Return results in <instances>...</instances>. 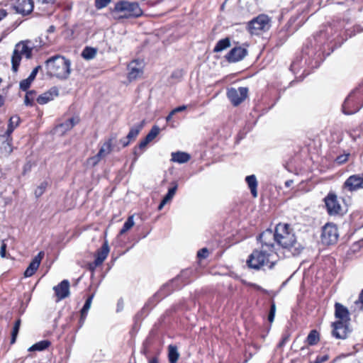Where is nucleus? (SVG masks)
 Returning a JSON list of instances; mask_svg holds the SVG:
<instances>
[{
  "label": "nucleus",
  "mask_w": 363,
  "mask_h": 363,
  "mask_svg": "<svg viewBox=\"0 0 363 363\" xmlns=\"http://www.w3.org/2000/svg\"><path fill=\"white\" fill-rule=\"evenodd\" d=\"M257 240L260 247L253 250L249 256L247 266L252 269H259L262 266L267 265L272 269L276 262L274 257H277L276 228L274 230L269 228L265 230L257 236Z\"/></svg>",
  "instance_id": "f257e3e1"
},
{
  "label": "nucleus",
  "mask_w": 363,
  "mask_h": 363,
  "mask_svg": "<svg viewBox=\"0 0 363 363\" xmlns=\"http://www.w3.org/2000/svg\"><path fill=\"white\" fill-rule=\"evenodd\" d=\"M277 245L292 256L300 255L303 250L302 245L297 242L294 230L287 223L276 225Z\"/></svg>",
  "instance_id": "f03ea898"
},
{
  "label": "nucleus",
  "mask_w": 363,
  "mask_h": 363,
  "mask_svg": "<svg viewBox=\"0 0 363 363\" xmlns=\"http://www.w3.org/2000/svg\"><path fill=\"white\" fill-rule=\"evenodd\" d=\"M48 74L60 79H67L71 72V62L60 55H56L45 61Z\"/></svg>",
  "instance_id": "7ed1b4c3"
},
{
  "label": "nucleus",
  "mask_w": 363,
  "mask_h": 363,
  "mask_svg": "<svg viewBox=\"0 0 363 363\" xmlns=\"http://www.w3.org/2000/svg\"><path fill=\"white\" fill-rule=\"evenodd\" d=\"M362 96L363 82L358 87L353 89L345 99L342 106V113L345 115H352L357 113L363 107V102L361 104Z\"/></svg>",
  "instance_id": "20e7f679"
},
{
  "label": "nucleus",
  "mask_w": 363,
  "mask_h": 363,
  "mask_svg": "<svg viewBox=\"0 0 363 363\" xmlns=\"http://www.w3.org/2000/svg\"><path fill=\"white\" fill-rule=\"evenodd\" d=\"M29 43H30V40H22L15 45L11 56V68L13 72H16L18 69L21 61V55H25L27 59L32 57L33 47L29 46Z\"/></svg>",
  "instance_id": "39448f33"
},
{
  "label": "nucleus",
  "mask_w": 363,
  "mask_h": 363,
  "mask_svg": "<svg viewBox=\"0 0 363 363\" xmlns=\"http://www.w3.org/2000/svg\"><path fill=\"white\" fill-rule=\"evenodd\" d=\"M247 30L252 35H259L270 28V18L268 16L260 14L247 23Z\"/></svg>",
  "instance_id": "423d86ee"
},
{
  "label": "nucleus",
  "mask_w": 363,
  "mask_h": 363,
  "mask_svg": "<svg viewBox=\"0 0 363 363\" xmlns=\"http://www.w3.org/2000/svg\"><path fill=\"white\" fill-rule=\"evenodd\" d=\"M115 11L117 12H127L126 17L138 18L143 15V10L137 2L118 1L115 5Z\"/></svg>",
  "instance_id": "0eeeda50"
},
{
  "label": "nucleus",
  "mask_w": 363,
  "mask_h": 363,
  "mask_svg": "<svg viewBox=\"0 0 363 363\" xmlns=\"http://www.w3.org/2000/svg\"><path fill=\"white\" fill-rule=\"evenodd\" d=\"M338 238L339 233L336 225L328 223L323 227L320 239L323 245H334L337 242Z\"/></svg>",
  "instance_id": "6e6552de"
},
{
  "label": "nucleus",
  "mask_w": 363,
  "mask_h": 363,
  "mask_svg": "<svg viewBox=\"0 0 363 363\" xmlns=\"http://www.w3.org/2000/svg\"><path fill=\"white\" fill-rule=\"evenodd\" d=\"M248 88L239 87L235 89L230 87L227 89V97L234 106L240 105L247 97Z\"/></svg>",
  "instance_id": "1a4fd4ad"
},
{
  "label": "nucleus",
  "mask_w": 363,
  "mask_h": 363,
  "mask_svg": "<svg viewBox=\"0 0 363 363\" xmlns=\"http://www.w3.org/2000/svg\"><path fill=\"white\" fill-rule=\"evenodd\" d=\"M196 270L195 269H185L181 272L180 274L172 279V283H177V289H182L196 277Z\"/></svg>",
  "instance_id": "9d476101"
},
{
  "label": "nucleus",
  "mask_w": 363,
  "mask_h": 363,
  "mask_svg": "<svg viewBox=\"0 0 363 363\" xmlns=\"http://www.w3.org/2000/svg\"><path fill=\"white\" fill-rule=\"evenodd\" d=\"M325 205L328 213L330 216L340 214L342 207L335 193L330 192L324 199Z\"/></svg>",
  "instance_id": "9b49d317"
},
{
  "label": "nucleus",
  "mask_w": 363,
  "mask_h": 363,
  "mask_svg": "<svg viewBox=\"0 0 363 363\" xmlns=\"http://www.w3.org/2000/svg\"><path fill=\"white\" fill-rule=\"evenodd\" d=\"M343 188L350 192L363 189V172L350 176L344 182Z\"/></svg>",
  "instance_id": "f8f14e48"
},
{
  "label": "nucleus",
  "mask_w": 363,
  "mask_h": 363,
  "mask_svg": "<svg viewBox=\"0 0 363 363\" xmlns=\"http://www.w3.org/2000/svg\"><path fill=\"white\" fill-rule=\"evenodd\" d=\"M116 138V136H113L106 140L101 145L98 153L89 159L94 166L96 165L102 158L105 157L111 152L113 147V140H115Z\"/></svg>",
  "instance_id": "ddd939ff"
},
{
  "label": "nucleus",
  "mask_w": 363,
  "mask_h": 363,
  "mask_svg": "<svg viewBox=\"0 0 363 363\" xmlns=\"http://www.w3.org/2000/svg\"><path fill=\"white\" fill-rule=\"evenodd\" d=\"M350 323L336 321L333 323L332 326L333 328L332 334L337 339H345L347 338L351 330L349 328Z\"/></svg>",
  "instance_id": "4468645a"
},
{
  "label": "nucleus",
  "mask_w": 363,
  "mask_h": 363,
  "mask_svg": "<svg viewBox=\"0 0 363 363\" xmlns=\"http://www.w3.org/2000/svg\"><path fill=\"white\" fill-rule=\"evenodd\" d=\"M144 126V121H141L139 123L135 124L133 125L126 137L123 138L120 140V143L122 145L123 147H127L131 141H133L136 139L140 131L142 130Z\"/></svg>",
  "instance_id": "2eb2a0df"
},
{
  "label": "nucleus",
  "mask_w": 363,
  "mask_h": 363,
  "mask_svg": "<svg viewBox=\"0 0 363 363\" xmlns=\"http://www.w3.org/2000/svg\"><path fill=\"white\" fill-rule=\"evenodd\" d=\"M13 7L16 13L26 16L33 11L34 2L33 0H16Z\"/></svg>",
  "instance_id": "dca6fc26"
},
{
  "label": "nucleus",
  "mask_w": 363,
  "mask_h": 363,
  "mask_svg": "<svg viewBox=\"0 0 363 363\" xmlns=\"http://www.w3.org/2000/svg\"><path fill=\"white\" fill-rule=\"evenodd\" d=\"M247 55V50L240 46L235 47L226 55L225 59L229 62L242 60Z\"/></svg>",
  "instance_id": "f3484780"
},
{
  "label": "nucleus",
  "mask_w": 363,
  "mask_h": 363,
  "mask_svg": "<svg viewBox=\"0 0 363 363\" xmlns=\"http://www.w3.org/2000/svg\"><path fill=\"white\" fill-rule=\"evenodd\" d=\"M53 290L57 301L65 299L69 295V281L67 279L62 280L57 286H54Z\"/></svg>",
  "instance_id": "a211bd4d"
},
{
  "label": "nucleus",
  "mask_w": 363,
  "mask_h": 363,
  "mask_svg": "<svg viewBox=\"0 0 363 363\" xmlns=\"http://www.w3.org/2000/svg\"><path fill=\"white\" fill-rule=\"evenodd\" d=\"M44 255V252L40 251L36 256L34 257V258L32 259L28 267L24 272L25 277H30L35 273V272L38 270L40 264L41 260L43 258Z\"/></svg>",
  "instance_id": "6ab92c4d"
},
{
  "label": "nucleus",
  "mask_w": 363,
  "mask_h": 363,
  "mask_svg": "<svg viewBox=\"0 0 363 363\" xmlns=\"http://www.w3.org/2000/svg\"><path fill=\"white\" fill-rule=\"evenodd\" d=\"M128 75L130 81L135 80L143 74L142 62L139 60H133L128 65Z\"/></svg>",
  "instance_id": "aec40b11"
},
{
  "label": "nucleus",
  "mask_w": 363,
  "mask_h": 363,
  "mask_svg": "<svg viewBox=\"0 0 363 363\" xmlns=\"http://www.w3.org/2000/svg\"><path fill=\"white\" fill-rule=\"evenodd\" d=\"M335 316L338 319L337 321L350 323V317L348 309L340 303L335 304Z\"/></svg>",
  "instance_id": "412c9836"
},
{
  "label": "nucleus",
  "mask_w": 363,
  "mask_h": 363,
  "mask_svg": "<svg viewBox=\"0 0 363 363\" xmlns=\"http://www.w3.org/2000/svg\"><path fill=\"white\" fill-rule=\"evenodd\" d=\"M109 252V247L108 242L105 241L101 248H99L95 254L94 264L95 267L101 265L106 259Z\"/></svg>",
  "instance_id": "4be33fe9"
},
{
  "label": "nucleus",
  "mask_w": 363,
  "mask_h": 363,
  "mask_svg": "<svg viewBox=\"0 0 363 363\" xmlns=\"http://www.w3.org/2000/svg\"><path fill=\"white\" fill-rule=\"evenodd\" d=\"M58 95V90L56 87L51 88L49 91L40 94L37 98V102L43 105L54 99Z\"/></svg>",
  "instance_id": "5701e85b"
},
{
  "label": "nucleus",
  "mask_w": 363,
  "mask_h": 363,
  "mask_svg": "<svg viewBox=\"0 0 363 363\" xmlns=\"http://www.w3.org/2000/svg\"><path fill=\"white\" fill-rule=\"evenodd\" d=\"M20 121V117L18 116H13L10 118L8 123L7 130L5 133V136L6 137V140L8 141L9 144L12 140L11 135L15 130V128L18 126Z\"/></svg>",
  "instance_id": "b1692460"
},
{
  "label": "nucleus",
  "mask_w": 363,
  "mask_h": 363,
  "mask_svg": "<svg viewBox=\"0 0 363 363\" xmlns=\"http://www.w3.org/2000/svg\"><path fill=\"white\" fill-rule=\"evenodd\" d=\"M191 156L189 153L177 151L171 153V161L173 162L184 164L189 161Z\"/></svg>",
  "instance_id": "393cba45"
},
{
  "label": "nucleus",
  "mask_w": 363,
  "mask_h": 363,
  "mask_svg": "<svg viewBox=\"0 0 363 363\" xmlns=\"http://www.w3.org/2000/svg\"><path fill=\"white\" fill-rule=\"evenodd\" d=\"M164 289L157 291L152 297H150L143 306V310H147L148 312L152 310L162 298H160V294L163 291Z\"/></svg>",
  "instance_id": "a878e982"
},
{
  "label": "nucleus",
  "mask_w": 363,
  "mask_h": 363,
  "mask_svg": "<svg viewBox=\"0 0 363 363\" xmlns=\"http://www.w3.org/2000/svg\"><path fill=\"white\" fill-rule=\"evenodd\" d=\"M177 285H178L177 283H172V279L164 284L160 290H162L164 289L163 291L160 294V298H164L167 296L170 295L173 291L179 290L180 289H177Z\"/></svg>",
  "instance_id": "bb28decb"
},
{
  "label": "nucleus",
  "mask_w": 363,
  "mask_h": 363,
  "mask_svg": "<svg viewBox=\"0 0 363 363\" xmlns=\"http://www.w3.org/2000/svg\"><path fill=\"white\" fill-rule=\"evenodd\" d=\"M245 182H247L248 187L250 189V192L254 198L257 196V180L255 175L252 174L245 177Z\"/></svg>",
  "instance_id": "cd10ccee"
},
{
  "label": "nucleus",
  "mask_w": 363,
  "mask_h": 363,
  "mask_svg": "<svg viewBox=\"0 0 363 363\" xmlns=\"http://www.w3.org/2000/svg\"><path fill=\"white\" fill-rule=\"evenodd\" d=\"M79 122V118L78 117H72L65 122L58 125V128H62V132H67L71 130L74 125H76Z\"/></svg>",
  "instance_id": "c85d7f7f"
},
{
  "label": "nucleus",
  "mask_w": 363,
  "mask_h": 363,
  "mask_svg": "<svg viewBox=\"0 0 363 363\" xmlns=\"http://www.w3.org/2000/svg\"><path fill=\"white\" fill-rule=\"evenodd\" d=\"M51 345L50 341L48 340H43L41 341H39L34 345H33L31 347L28 348V351L33 352V351H43L48 348L50 345Z\"/></svg>",
  "instance_id": "c756f323"
},
{
  "label": "nucleus",
  "mask_w": 363,
  "mask_h": 363,
  "mask_svg": "<svg viewBox=\"0 0 363 363\" xmlns=\"http://www.w3.org/2000/svg\"><path fill=\"white\" fill-rule=\"evenodd\" d=\"M319 333L316 330H312L306 338V342L308 345H315L319 342Z\"/></svg>",
  "instance_id": "7c9ffc66"
},
{
  "label": "nucleus",
  "mask_w": 363,
  "mask_h": 363,
  "mask_svg": "<svg viewBox=\"0 0 363 363\" xmlns=\"http://www.w3.org/2000/svg\"><path fill=\"white\" fill-rule=\"evenodd\" d=\"M230 46V41L228 38H225L220 40L216 45L213 51L215 52H218L225 50L226 48Z\"/></svg>",
  "instance_id": "2f4dec72"
},
{
  "label": "nucleus",
  "mask_w": 363,
  "mask_h": 363,
  "mask_svg": "<svg viewBox=\"0 0 363 363\" xmlns=\"http://www.w3.org/2000/svg\"><path fill=\"white\" fill-rule=\"evenodd\" d=\"M168 358L169 363H176L179 359V354L176 346L170 345L168 347Z\"/></svg>",
  "instance_id": "473e14b6"
},
{
  "label": "nucleus",
  "mask_w": 363,
  "mask_h": 363,
  "mask_svg": "<svg viewBox=\"0 0 363 363\" xmlns=\"http://www.w3.org/2000/svg\"><path fill=\"white\" fill-rule=\"evenodd\" d=\"M96 54V50L94 48L86 47L82 52V56L85 60L93 59Z\"/></svg>",
  "instance_id": "72a5a7b5"
},
{
  "label": "nucleus",
  "mask_w": 363,
  "mask_h": 363,
  "mask_svg": "<svg viewBox=\"0 0 363 363\" xmlns=\"http://www.w3.org/2000/svg\"><path fill=\"white\" fill-rule=\"evenodd\" d=\"M21 320L20 318H18L14 323V325L11 332V344L15 343L16 340L17 335L19 332L20 326H21Z\"/></svg>",
  "instance_id": "f704fd0d"
},
{
  "label": "nucleus",
  "mask_w": 363,
  "mask_h": 363,
  "mask_svg": "<svg viewBox=\"0 0 363 363\" xmlns=\"http://www.w3.org/2000/svg\"><path fill=\"white\" fill-rule=\"evenodd\" d=\"M134 225L133 216H129L123 223L122 228L119 232V235H123L129 230Z\"/></svg>",
  "instance_id": "c9c22d12"
},
{
  "label": "nucleus",
  "mask_w": 363,
  "mask_h": 363,
  "mask_svg": "<svg viewBox=\"0 0 363 363\" xmlns=\"http://www.w3.org/2000/svg\"><path fill=\"white\" fill-rule=\"evenodd\" d=\"M172 184H173V186L168 189L167 193L162 199L164 201H166L167 202H169V201H171L172 199V198L175 195L176 191L178 188V184L177 182H173Z\"/></svg>",
  "instance_id": "e433bc0d"
},
{
  "label": "nucleus",
  "mask_w": 363,
  "mask_h": 363,
  "mask_svg": "<svg viewBox=\"0 0 363 363\" xmlns=\"http://www.w3.org/2000/svg\"><path fill=\"white\" fill-rule=\"evenodd\" d=\"M35 91L31 90L29 91H27L25 99H24V104L27 106H33L34 104V96L35 95Z\"/></svg>",
  "instance_id": "4c0bfd02"
},
{
  "label": "nucleus",
  "mask_w": 363,
  "mask_h": 363,
  "mask_svg": "<svg viewBox=\"0 0 363 363\" xmlns=\"http://www.w3.org/2000/svg\"><path fill=\"white\" fill-rule=\"evenodd\" d=\"M48 186V182L43 181V182H41L39 186H38L35 190V197L36 198L40 197L45 191Z\"/></svg>",
  "instance_id": "58836bf2"
},
{
  "label": "nucleus",
  "mask_w": 363,
  "mask_h": 363,
  "mask_svg": "<svg viewBox=\"0 0 363 363\" xmlns=\"http://www.w3.org/2000/svg\"><path fill=\"white\" fill-rule=\"evenodd\" d=\"M94 296V294H92L88 296V298L85 301V303H84L82 308L80 311V313H84V314H86V315L88 314V312L91 307Z\"/></svg>",
  "instance_id": "ea45409f"
},
{
  "label": "nucleus",
  "mask_w": 363,
  "mask_h": 363,
  "mask_svg": "<svg viewBox=\"0 0 363 363\" xmlns=\"http://www.w3.org/2000/svg\"><path fill=\"white\" fill-rule=\"evenodd\" d=\"M160 129L157 125H153L145 138L147 140L151 142L157 137V135L160 133Z\"/></svg>",
  "instance_id": "a19ab883"
},
{
  "label": "nucleus",
  "mask_w": 363,
  "mask_h": 363,
  "mask_svg": "<svg viewBox=\"0 0 363 363\" xmlns=\"http://www.w3.org/2000/svg\"><path fill=\"white\" fill-rule=\"evenodd\" d=\"M32 82L33 80L29 77L21 81L19 84L20 89L23 91H26L30 88Z\"/></svg>",
  "instance_id": "79ce46f5"
},
{
  "label": "nucleus",
  "mask_w": 363,
  "mask_h": 363,
  "mask_svg": "<svg viewBox=\"0 0 363 363\" xmlns=\"http://www.w3.org/2000/svg\"><path fill=\"white\" fill-rule=\"evenodd\" d=\"M182 307H183L182 303H179L174 304L166 311V313H167V315H170L172 313H177V311H180Z\"/></svg>",
  "instance_id": "37998d69"
},
{
  "label": "nucleus",
  "mask_w": 363,
  "mask_h": 363,
  "mask_svg": "<svg viewBox=\"0 0 363 363\" xmlns=\"http://www.w3.org/2000/svg\"><path fill=\"white\" fill-rule=\"evenodd\" d=\"M349 156H350L349 153L340 155L335 158V162L337 164H342L348 160Z\"/></svg>",
  "instance_id": "c03bdc74"
},
{
  "label": "nucleus",
  "mask_w": 363,
  "mask_h": 363,
  "mask_svg": "<svg viewBox=\"0 0 363 363\" xmlns=\"http://www.w3.org/2000/svg\"><path fill=\"white\" fill-rule=\"evenodd\" d=\"M275 313H276V305H275V303L274 301H272V304H271V307H270V311H269V313L268 315V320L270 323H272L274 321Z\"/></svg>",
  "instance_id": "a18cd8bd"
},
{
  "label": "nucleus",
  "mask_w": 363,
  "mask_h": 363,
  "mask_svg": "<svg viewBox=\"0 0 363 363\" xmlns=\"http://www.w3.org/2000/svg\"><path fill=\"white\" fill-rule=\"evenodd\" d=\"M110 1L111 0H95V7L97 9H101L105 8Z\"/></svg>",
  "instance_id": "49530a36"
},
{
  "label": "nucleus",
  "mask_w": 363,
  "mask_h": 363,
  "mask_svg": "<svg viewBox=\"0 0 363 363\" xmlns=\"http://www.w3.org/2000/svg\"><path fill=\"white\" fill-rule=\"evenodd\" d=\"M329 359L328 354L324 355H318L316 357V359L313 362H311L310 363H324L328 361Z\"/></svg>",
  "instance_id": "de8ad7c7"
},
{
  "label": "nucleus",
  "mask_w": 363,
  "mask_h": 363,
  "mask_svg": "<svg viewBox=\"0 0 363 363\" xmlns=\"http://www.w3.org/2000/svg\"><path fill=\"white\" fill-rule=\"evenodd\" d=\"M290 338V334L289 333H286L283 335L281 340L278 344V347H282L285 345V344L289 340Z\"/></svg>",
  "instance_id": "09e8293b"
},
{
  "label": "nucleus",
  "mask_w": 363,
  "mask_h": 363,
  "mask_svg": "<svg viewBox=\"0 0 363 363\" xmlns=\"http://www.w3.org/2000/svg\"><path fill=\"white\" fill-rule=\"evenodd\" d=\"M149 312L147 311V310H143V308L139 311L138 312L134 318L135 320L137 321V320H140L141 319L143 318V316L145 315L147 313H148Z\"/></svg>",
  "instance_id": "8fccbe9b"
},
{
  "label": "nucleus",
  "mask_w": 363,
  "mask_h": 363,
  "mask_svg": "<svg viewBox=\"0 0 363 363\" xmlns=\"http://www.w3.org/2000/svg\"><path fill=\"white\" fill-rule=\"evenodd\" d=\"M40 68H41V67L40 65L35 67L32 70V72H30V75L28 77H29L31 80L33 81L35 79V78L36 77V75Z\"/></svg>",
  "instance_id": "3c124183"
},
{
  "label": "nucleus",
  "mask_w": 363,
  "mask_h": 363,
  "mask_svg": "<svg viewBox=\"0 0 363 363\" xmlns=\"http://www.w3.org/2000/svg\"><path fill=\"white\" fill-rule=\"evenodd\" d=\"M86 316H87L86 314L80 313V318H79V323H78V325H79L78 329L81 328L83 326V325L85 322V320L86 318Z\"/></svg>",
  "instance_id": "603ef678"
},
{
  "label": "nucleus",
  "mask_w": 363,
  "mask_h": 363,
  "mask_svg": "<svg viewBox=\"0 0 363 363\" xmlns=\"http://www.w3.org/2000/svg\"><path fill=\"white\" fill-rule=\"evenodd\" d=\"M149 143H150V142L148 140H147V138H145L143 140H141V141L139 143V144H138V148H139L140 150H143V149L147 146V145Z\"/></svg>",
  "instance_id": "864d4df0"
},
{
  "label": "nucleus",
  "mask_w": 363,
  "mask_h": 363,
  "mask_svg": "<svg viewBox=\"0 0 363 363\" xmlns=\"http://www.w3.org/2000/svg\"><path fill=\"white\" fill-rule=\"evenodd\" d=\"M6 244L4 242V241L2 242L1 248H0V255L1 257H6Z\"/></svg>",
  "instance_id": "5fc2aeb1"
},
{
  "label": "nucleus",
  "mask_w": 363,
  "mask_h": 363,
  "mask_svg": "<svg viewBox=\"0 0 363 363\" xmlns=\"http://www.w3.org/2000/svg\"><path fill=\"white\" fill-rule=\"evenodd\" d=\"M143 150H140L138 146L134 147L133 155H135V161L138 160V157L143 153Z\"/></svg>",
  "instance_id": "6e6d98bb"
},
{
  "label": "nucleus",
  "mask_w": 363,
  "mask_h": 363,
  "mask_svg": "<svg viewBox=\"0 0 363 363\" xmlns=\"http://www.w3.org/2000/svg\"><path fill=\"white\" fill-rule=\"evenodd\" d=\"M123 309V300L122 298H120L118 300L117 302V308H116V312H121Z\"/></svg>",
  "instance_id": "4d7b16f0"
},
{
  "label": "nucleus",
  "mask_w": 363,
  "mask_h": 363,
  "mask_svg": "<svg viewBox=\"0 0 363 363\" xmlns=\"http://www.w3.org/2000/svg\"><path fill=\"white\" fill-rule=\"evenodd\" d=\"M186 108H187L186 106L182 105V106L176 107L175 108L172 109V111H173V113H174L176 114L177 113L185 111L186 109Z\"/></svg>",
  "instance_id": "13d9d810"
},
{
  "label": "nucleus",
  "mask_w": 363,
  "mask_h": 363,
  "mask_svg": "<svg viewBox=\"0 0 363 363\" xmlns=\"http://www.w3.org/2000/svg\"><path fill=\"white\" fill-rule=\"evenodd\" d=\"M197 257L201 262L204 258V247L201 248L197 252Z\"/></svg>",
  "instance_id": "bf43d9fd"
},
{
  "label": "nucleus",
  "mask_w": 363,
  "mask_h": 363,
  "mask_svg": "<svg viewBox=\"0 0 363 363\" xmlns=\"http://www.w3.org/2000/svg\"><path fill=\"white\" fill-rule=\"evenodd\" d=\"M182 75L181 70H177L172 74V77H180Z\"/></svg>",
  "instance_id": "052dcab7"
},
{
  "label": "nucleus",
  "mask_w": 363,
  "mask_h": 363,
  "mask_svg": "<svg viewBox=\"0 0 363 363\" xmlns=\"http://www.w3.org/2000/svg\"><path fill=\"white\" fill-rule=\"evenodd\" d=\"M7 15V12L4 9H0V21L2 20Z\"/></svg>",
  "instance_id": "680f3d73"
},
{
  "label": "nucleus",
  "mask_w": 363,
  "mask_h": 363,
  "mask_svg": "<svg viewBox=\"0 0 363 363\" xmlns=\"http://www.w3.org/2000/svg\"><path fill=\"white\" fill-rule=\"evenodd\" d=\"M175 113H173V111L172 110L171 112L167 115V116L166 117V121L167 122H169L171 121V119L172 118V116L174 115Z\"/></svg>",
  "instance_id": "e2e57ef3"
},
{
  "label": "nucleus",
  "mask_w": 363,
  "mask_h": 363,
  "mask_svg": "<svg viewBox=\"0 0 363 363\" xmlns=\"http://www.w3.org/2000/svg\"><path fill=\"white\" fill-rule=\"evenodd\" d=\"M167 202L166 201H164V199H162L160 202V203L159 204L158 206V210H162V208L164 207V206L167 203Z\"/></svg>",
  "instance_id": "0e129e2a"
},
{
  "label": "nucleus",
  "mask_w": 363,
  "mask_h": 363,
  "mask_svg": "<svg viewBox=\"0 0 363 363\" xmlns=\"http://www.w3.org/2000/svg\"><path fill=\"white\" fill-rule=\"evenodd\" d=\"M55 27L54 26H52H52H50L48 28V29L47 32H48V33H51L55 32Z\"/></svg>",
  "instance_id": "69168bd1"
},
{
  "label": "nucleus",
  "mask_w": 363,
  "mask_h": 363,
  "mask_svg": "<svg viewBox=\"0 0 363 363\" xmlns=\"http://www.w3.org/2000/svg\"><path fill=\"white\" fill-rule=\"evenodd\" d=\"M148 363H158V359L156 357H152L149 360Z\"/></svg>",
  "instance_id": "338daca9"
},
{
  "label": "nucleus",
  "mask_w": 363,
  "mask_h": 363,
  "mask_svg": "<svg viewBox=\"0 0 363 363\" xmlns=\"http://www.w3.org/2000/svg\"><path fill=\"white\" fill-rule=\"evenodd\" d=\"M251 286H253L257 290L263 291L262 288L256 284H252Z\"/></svg>",
  "instance_id": "774afa93"
}]
</instances>
